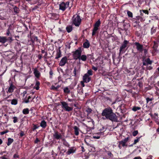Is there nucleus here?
<instances>
[{"instance_id": "obj_49", "label": "nucleus", "mask_w": 159, "mask_h": 159, "mask_svg": "<svg viewBox=\"0 0 159 159\" xmlns=\"http://www.w3.org/2000/svg\"><path fill=\"white\" fill-rule=\"evenodd\" d=\"M9 131L8 130L6 129V130L4 131H3L1 132H0V134L1 135H3L4 134H5L7 133Z\"/></svg>"}, {"instance_id": "obj_51", "label": "nucleus", "mask_w": 159, "mask_h": 159, "mask_svg": "<svg viewBox=\"0 0 159 159\" xmlns=\"http://www.w3.org/2000/svg\"><path fill=\"white\" fill-rule=\"evenodd\" d=\"M36 2L38 3L39 5H41L43 2V0H37Z\"/></svg>"}, {"instance_id": "obj_34", "label": "nucleus", "mask_w": 159, "mask_h": 159, "mask_svg": "<svg viewBox=\"0 0 159 159\" xmlns=\"http://www.w3.org/2000/svg\"><path fill=\"white\" fill-rule=\"evenodd\" d=\"M22 112L24 114H28L29 113V110L28 108H25L23 109Z\"/></svg>"}, {"instance_id": "obj_26", "label": "nucleus", "mask_w": 159, "mask_h": 159, "mask_svg": "<svg viewBox=\"0 0 159 159\" xmlns=\"http://www.w3.org/2000/svg\"><path fill=\"white\" fill-rule=\"evenodd\" d=\"M14 141V139H13L9 138L8 139L7 144L8 146H10Z\"/></svg>"}, {"instance_id": "obj_31", "label": "nucleus", "mask_w": 159, "mask_h": 159, "mask_svg": "<svg viewBox=\"0 0 159 159\" xmlns=\"http://www.w3.org/2000/svg\"><path fill=\"white\" fill-rule=\"evenodd\" d=\"M40 84V82L38 81H36V84L35 87H34L36 90H39V85Z\"/></svg>"}, {"instance_id": "obj_40", "label": "nucleus", "mask_w": 159, "mask_h": 159, "mask_svg": "<svg viewBox=\"0 0 159 159\" xmlns=\"http://www.w3.org/2000/svg\"><path fill=\"white\" fill-rule=\"evenodd\" d=\"M158 47V44L155 42H154V45L152 47L153 49H154L155 50H157Z\"/></svg>"}, {"instance_id": "obj_57", "label": "nucleus", "mask_w": 159, "mask_h": 159, "mask_svg": "<svg viewBox=\"0 0 159 159\" xmlns=\"http://www.w3.org/2000/svg\"><path fill=\"white\" fill-rule=\"evenodd\" d=\"M138 86H139L140 88L142 87V86H143L142 82L141 81H139L138 82Z\"/></svg>"}, {"instance_id": "obj_59", "label": "nucleus", "mask_w": 159, "mask_h": 159, "mask_svg": "<svg viewBox=\"0 0 159 159\" xmlns=\"http://www.w3.org/2000/svg\"><path fill=\"white\" fill-rule=\"evenodd\" d=\"M40 142V140L38 138H37L34 141V143H38L39 142Z\"/></svg>"}, {"instance_id": "obj_13", "label": "nucleus", "mask_w": 159, "mask_h": 159, "mask_svg": "<svg viewBox=\"0 0 159 159\" xmlns=\"http://www.w3.org/2000/svg\"><path fill=\"white\" fill-rule=\"evenodd\" d=\"M66 8H67V7H66L65 3L64 2H62L59 4V9L60 10L63 11L66 10Z\"/></svg>"}, {"instance_id": "obj_45", "label": "nucleus", "mask_w": 159, "mask_h": 159, "mask_svg": "<svg viewBox=\"0 0 159 159\" xmlns=\"http://www.w3.org/2000/svg\"><path fill=\"white\" fill-rule=\"evenodd\" d=\"M83 88H80V89H78L77 92L79 94L82 95V94H83Z\"/></svg>"}, {"instance_id": "obj_53", "label": "nucleus", "mask_w": 159, "mask_h": 159, "mask_svg": "<svg viewBox=\"0 0 159 159\" xmlns=\"http://www.w3.org/2000/svg\"><path fill=\"white\" fill-rule=\"evenodd\" d=\"M87 74H88L89 76L92 75H93L92 70H88Z\"/></svg>"}, {"instance_id": "obj_30", "label": "nucleus", "mask_w": 159, "mask_h": 159, "mask_svg": "<svg viewBox=\"0 0 159 159\" xmlns=\"http://www.w3.org/2000/svg\"><path fill=\"white\" fill-rule=\"evenodd\" d=\"M62 141L63 142V145L67 147H70V145L67 142L66 140L65 139H63L62 140Z\"/></svg>"}, {"instance_id": "obj_10", "label": "nucleus", "mask_w": 159, "mask_h": 159, "mask_svg": "<svg viewBox=\"0 0 159 159\" xmlns=\"http://www.w3.org/2000/svg\"><path fill=\"white\" fill-rule=\"evenodd\" d=\"M67 61V57L66 56L62 58L59 63V65L63 66L65 65Z\"/></svg>"}, {"instance_id": "obj_62", "label": "nucleus", "mask_w": 159, "mask_h": 159, "mask_svg": "<svg viewBox=\"0 0 159 159\" xmlns=\"http://www.w3.org/2000/svg\"><path fill=\"white\" fill-rule=\"evenodd\" d=\"M92 69L95 71H96L98 70V68L97 67H95L93 66H92Z\"/></svg>"}, {"instance_id": "obj_28", "label": "nucleus", "mask_w": 159, "mask_h": 159, "mask_svg": "<svg viewBox=\"0 0 159 159\" xmlns=\"http://www.w3.org/2000/svg\"><path fill=\"white\" fill-rule=\"evenodd\" d=\"M99 29V28H98L97 27H95L94 26L93 28V31L92 33V36H93L96 34L97 33V30Z\"/></svg>"}, {"instance_id": "obj_20", "label": "nucleus", "mask_w": 159, "mask_h": 159, "mask_svg": "<svg viewBox=\"0 0 159 159\" xmlns=\"http://www.w3.org/2000/svg\"><path fill=\"white\" fill-rule=\"evenodd\" d=\"M8 102L11 101V104L12 105H16L18 103V99H13L12 100H8Z\"/></svg>"}, {"instance_id": "obj_18", "label": "nucleus", "mask_w": 159, "mask_h": 159, "mask_svg": "<svg viewBox=\"0 0 159 159\" xmlns=\"http://www.w3.org/2000/svg\"><path fill=\"white\" fill-rule=\"evenodd\" d=\"M34 74L37 78H39L40 76V73L36 68L34 69Z\"/></svg>"}, {"instance_id": "obj_19", "label": "nucleus", "mask_w": 159, "mask_h": 159, "mask_svg": "<svg viewBox=\"0 0 159 159\" xmlns=\"http://www.w3.org/2000/svg\"><path fill=\"white\" fill-rule=\"evenodd\" d=\"M90 46V43L89 42V40H86V41H85L83 44V46L84 48H88Z\"/></svg>"}, {"instance_id": "obj_43", "label": "nucleus", "mask_w": 159, "mask_h": 159, "mask_svg": "<svg viewBox=\"0 0 159 159\" xmlns=\"http://www.w3.org/2000/svg\"><path fill=\"white\" fill-rule=\"evenodd\" d=\"M141 137H138V138H137V139H135L134 140V143H133V144L131 146H132L133 145H135L139 141V140H140V139Z\"/></svg>"}, {"instance_id": "obj_47", "label": "nucleus", "mask_w": 159, "mask_h": 159, "mask_svg": "<svg viewBox=\"0 0 159 159\" xmlns=\"http://www.w3.org/2000/svg\"><path fill=\"white\" fill-rule=\"evenodd\" d=\"M152 100V99L150 98H146V102L147 103L149 102L150 103H151Z\"/></svg>"}, {"instance_id": "obj_63", "label": "nucleus", "mask_w": 159, "mask_h": 159, "mask_svg": "<svg viewBox=\"0 0 159 159\" xmlns=\"http://www.w3.org/2000/svg\"><path fill=\"white\" fill-rule=\"evenodd\" d=\"M42 57V54H39L38 56V58L39 60H40Z\"/></svg>"}, {"instance_id": "obj_9", "label": "nucleus", "mask_w": 159, "mask_h": 159, "mask_svg": "<svg viewBox=\"0 0 159 159\" xmlns=\"http://www.w3.org/2000/svg\"><path fill=\"white\" fill-rule=\"evenodd\" d=\"M51 19L57 20L59 18V15L58 14L55 13H51L49 14Z\"/></svg>"}, {"instance_id": "obj_22", "label": "nucleus", "mask_w": 159, "mask_h": 159, "mask_svg": "<svg viewBox=\"0 0 159 159\" xmlns=\"http://www.w3.org/2000/svg\"><path fill=\"white\" fill-rule=\"evenodd\" d=\"M87 59V56L85 55H81V56L78 59L79 60H81L83 61H85Z\"/></svg>"}, {"instance_id": "obj_48", "label": "nucleus", "mask_w": 159, "mask_h": 159, "mask_svg": "<svg viewBox=\"0 0 159 159\" xmlns=\"http://www.w3.org/2000/svg\"><path fill=\"white\" fill-rule=\"evenodd\" d=\"M138 133V130H134L133 132L132 135L134 136H135Z\"/></svg>"}, {"instance_id": "obj_64", "label": "nucleus", "mask_w": 159, "mask_h": 159, "mask_svg": "<svg viewBox=\"0 0 159 159\" xmlns=\"http://www.w3.org/2000/svg\"><path fill=\"white\" fill-rule=\"evenodd\" d=\"M84 82H84V81H81L80 82L81 84L82 85V87H84L85 86V84H84Z\"/></svg>"}, {"instance_id": "obj_36", "label": "nucleus", "mask_w": 159, "mask_h": 159, "mask_svg": "<svg viewBox=\"0 0 159 159\" xmlns=\"http://www.w3.org/2000/svg\"><path fill=\"white\" fill-rule=\"evenodd\" d=\"M28 44L33 46L35 45V42H33L31 39H29L28 40Z\"/></svg>"}, {"instance_id": "obj_42", "label": "nucleus", "mask_w": 159, "mask_h": 159, "mask_svg": "<svg viewBox=\"0 0 159 159\" xmlns=\"http://www.w3.org/2000/svg\"><path fill=\"white\" fill-rule=\"evenodd\" d=\"M127 14L129 17L132 18L133 17V13L130 11H127Z\"/></svg>"}, {"instance_id": "obj_7", "label": "nucleus", "mask_w": 159, "mask_h": 159, "mask_svg": "<svg viewBox=\"0 0 159 159\" xmlns=\"http://www.w3.org/2000/svg\"><path fill=\"white\" fill-rule=\"evenodd\" d=\"M134 44L136 46V48L138 51L140 53H142L144 50L143 45L138 42H135Z\"/></svg>"}, {"instance_id": "obj_54", "label": "nucleus", "mask_w": 159, "mask_h": 159, "mask_svg": "<svg viewBox=\"0 0 159 159\" xmlns=\"http://www.w3.org/2000/svg\"><path fill=\"white\" fill-rule=\"evenodd\" d=\"M13 157L14 158H19V156L18 155V153L17 152H16L15 154H14Z\"/></svg>"}, {"instance_id": "obj_29", "label": "nucleus", "mask_w": 159, "mask_h": 159, "mask_svg": "<svg viewBox=\"0 0 159 159\" xmlns=\"http://www.w3.org/2000/svg\"><path fill=\"white\" fill-rule=\"evenodd\" d=\"M101 22L100 19H99L95 23L94 26L99 28V26L100 25Z\"/></svg>"}, {"instance_id": "obj_61", "label": "nucleus", "mask_w": 159, "mask_h": 159, "mask_svg": "<svg viewBox=\"0 0 159 159\" xmlns=\"http://www.w3.org/2000/svg\"><path fill=\"white\" fill-rule=\"evenodd\" d=\"M20 134L21 137H23L25 135L24 132V131H21L20 133Z\"/></svg>"}, {"instance_id": "obj_3", "label": "nucleus", "mask_w": 159, "mask_h": 159, "mask_svg": "<svg viewBox=\"0 0 159 159\" xmlns=\"http://www.w3.org/2000/svg\"><path fill=\"white\" fill-rule=\"evenodd\" d=\"M82 52V48L79 47L75 51L72 52V56L74 59L77 60L79 58Z\"/></svg>"}, {"instance_id": "obj_23", "label": "nucleus", "mask_w": 159, "mask_h": 159, "mask_svg": "<svg viewBox=\"0 0 159 159\" xmlns=\"http://www.w3.org/2000/svg\"><path fill=\"white\" fill-rule=\"evenodd\" d=\"M40 126L43 128H45L47 126L46 122L44 120H42L40 123Z\"/></svg>"}, {"instance_id": "obj_58", "label": "nucleus", "mask_w": 159, "mask_h": 159, "mask_svg": "<svg viewBox=\"0 0 159 159\" xmlns=\"http://www.w3.org/2000/svg\"><path fill=\"white\" fill-rule=\"evenodd\" d=\"M53 74V73L52 69H50L49 71L50 78H52V76Z\"/></svg>"}, {"instance_id": "obj_16", "label": "nucleus", "mask_w": 159, "mask_h": 159, "mask_svg": "<svg viewBox=\"0 0 159 159\" xmlns=\"http://www.w3.org/2000/svg\"><path fill=\"white\" fill-rule=\"evenodd\" d=\"M76 150V148L75 147H71L70 148L68 149L67 152V154L68 155H70L71 154L75 152Z\"/></svg>"}, {"instance_id": "obj_39", "label": "nucleus", "mask_w": 159, "mask_h": 159, "mask_svg": "<svg viewBox=\"0 0 159 159\" xmlns=\"http://www.w3.org/2000/svg\"><path fill=\"white\" fill-rule=\"evenodd\" d=\"M141 109V107H136L135 106L133 107L132 109V110L134 111H136L138 110H139Z\"/></svg>"}, {"instance_id": "obj_41", "label": "nucleus", "mask_w": 159, "mask_h": 159, "mask_svg": "<svg viewBox=\"0 0 159 159\" xmlns=\"http://www.w3.org/2000/svg\"><path fill=\"white\" fill-rule=\"evenodd\" d=\"M92 111V109L90 108H88L85 111L87 113V116L90 114Z\"/></svg>"}, {"instance_id": "obj_1", "label": "nucleus", "mask_w": 159, "mask_h": 159, "mask_svg": "<svg viewBox=\"0 0 159 159\" xmlns=\"http://www.w3.org/2000/svg\"><path fill=\"white\" fill-rule=\"evenodd\" d=\"M102 115L105 117L106 119L112 122H117L118 121L117 116L113 112V110L110 107L105 108L102 111Z\"/></svg>"}, {"instance_id": "obj_2", "label": "nucleus", "mask_w": 159, "mask_h": 159, "mask_svg": "<svg viewBox=\"0 0 159 159\" xmlns=\"http://www.w3.org/2000/svg\"><path fill=\"white\" fill-rule=\"evenodd\" d=\"M72 24L76 27H79L81 24L82 20L79 15H74L72 18Z\"/></svg>"}, {"instance_id": "obj_35", "label": "nucleus", "mask_w": 159, "mask_h": 159, "mask_svg": "<svg viewBox=\"0 0 159 159\" xmlns=\"http://www.w3.org/2000/svg\"><path fill=\"white\" fill-rule=\"evenodd\" d=\"M33 127L31 128V129L33 131H34L35 129H38L39 127V126H38L37 125L33 124Z\"/></svg>"}, {"instance_id": "obj_8", "label": "nucleus", "mask_w": 159, "mask_h": 159, "mask_svg": "<svg viewBox=\"0 0 159 159\" xmlns=\"http://www.w3.org/2000/svg\"><path fill=\"white\" fill-rule=\"evenodd\" d=\"M16 88V87L14 85L12 82H11L9 83V87L8 88L7 93H12L14 90Z\"/></svg>"}, {"instance_id": "obj_6", "label": "nucleus", "mask_w": 159, "mask_h": 159, "mask_svg": "<svg viewBox=\"0 0 159 159\" xmlns=\"http://www.w3.org/2000/svg\"><path fill=\"white\" fill-rule=\"evenodd\" d=\"M13 40L12 37L0 36V43H4L6 42L11 43Z\"/></svg>"}, {"instance_id": "obj_52", "label": "nucleus", "mask_w": 159, "mask_h": 159, "mask_svg": "<svg viewBox=\"0 0 159 159\" xmlns=\"http://www.w3.org/2000/svg\"><path fill=\"white\" fill-rule=\"evenodd\" d=\"M129 140V137H127L126 138H125L124 140H122L126 144V143L128 142V140Z\"/></svg>"}, {"instance_id": "obj_46", "label": "nucleus", "mask_w": 159, "mask_h": 159, "mask_svg": "<svg viewBox=\"0 0 159 159\" xmlns=\"http://www.w3.org/2000/svg\"><path fill=\"white\" fill-rule=\"evenodd\" d=\"M119 143L120 144L122 147L127 146V144L125 143L123 141H121L119 142Z\"/></svg>"}, {"instance_id": "obj_56", "label": "nucleus", "mask_w": 159, "mask_h": 159, "mask_svg": "<svg viewBox=\"0 0 159 159\" xmlns=\"http://www.w3.org/2000/svg\"><path fill=\"white\" fill-rule=\"evenodd\" d=\"M13 119V121L14 123H16L17 121V119L16 117L14 116Z\"/></svg>"}, {"instance_id": "obj_32", "label": "nucleus", "mask_w": 159, "mask_h": 159, "mask_svg": "<svg viewBox=\"0 0 159 159\" xmlns=\"http://www.w3.org/2000/svg\"><path fill=\"white\" fill-rule=\"evenodd\" d=\"M64 92L65 93L69 94L70 92V90L68 87H66L63 89Z\"/></svg>"}, {"instance_id": "obj_38", "label": "nucleus", "mask_w": 159, "mask_h": 159, "mask_svg": "<svg viewBox=\"0 0 159 159\" xmlns=\"http://www.w3.org/2000/svg\"><path fill=\"white\" fill-rule=\"evenodd\" d=\"M31 98V97L30 96H29L28 98L27 99L26 98V97H25L24 99V102L25 103H29L30 101L29 100ZM32 100H31L30 101H32Z\"/></svg>"}, {"instance_id": "obj_14", "label": "nucleus", "mask_w": 159, "mask_h": 159, "mask_svg": "<svg viewBox=\"0 0 159 159\" xmlns=\"http://www.w3.org/2000/svg\"><path fill=\"white\" fill-rule=\"evenodd\" d=\"M152 63V61L149 58H148L145 60H143V66H148L151 65Z\"/></svg>"}, {"instance_id": "obj_37", "label": "nucleus", "mask_w": 159, "mask_h": 159, "mask_svg": "<svg viewBox=\"0 0 159 159\" xmlns=\"http://www.w3.org/2000/svg\"><path fill=\"white\" fill-rule=\"evenodd\" d=\"M79 72L78 70H77L76 69V68L75 67L74 68V70L73 71V73L74 75H73L75 76L76 74L79 73Z\"/></svg>"}, {"instance_id": "obj_21", "label": "nucleus", "mask_w": 159, "mask_h": 159, "mask_svg": "<svg viewBox=\"0 0 159 159\" xmlns=\"http://www.w3.org/2000/svg\"><path fill=\"white\" fill-rule=\"evenodd\" d=\"M66 30L68 33L71 32L73 30L72 26L70 25H67L66 27Z\"/></svg>"}, {"instance_id": "obj_24", "label": "nucleus", "mask_w": 159, "mask_h": 159, "mask_svg": "<svg viewBox=\"0 0 159 159\" xmlns=\"http://www.w3.org/2000/svg\"><path fill=\"white\" fill-rule=\"evenodd\" d=\"M61 87L60 85H58L56 87H55L54 85H52L50 88V89L55 91H58V89Z\"/></svg>"}, {"instance_id": "obj_25", "label": "nucleus", "mask_w": 159, "mask_h": 159, "mask_svg": "<svg viewBox=\"0 0 159 159\" xmlns=\"http://www.w3.org/2000/svg\"><path fill=\"white\" fill-rule=\"evenodd\" d=\"M74 133L75 134L76 136L79 135V128L77 126H75L74 127Z\"/></svg>"}, {"instance_id": "obj_60", "label": "nucleus", "mask_w": 159, "mask_h": 159, "mask_svg": "<svg viewBox=\"0 0 159 159\" xmlns=\"http://www.w3.org/2000/svg\"><path fill=\"white\" fill-rule=\"evenodd\" d=\"M142 11L144 13H145L146 14H147V15H148L149 14V12L148 10H143Z\"/></svg>"}, {"instance_id": "obj_44", "label": "nucleus", "mask_w": 159, "mask_h": 159, "mask_svg": "<svg viewBox=\"0 0 159 159\" xmlns=\"http://www.w3.org/2000/svg\"><path fill=\"white\" fill-rule=\"evenodd\" d=\"M10 30L7 29L6 31V33L5 34L7 36H9V37H12L11 34L10 32Z\"/></svg>"}, {"instance_id": "obj_27", "label": "nucleus", "mask_w": 159, "mask_h": 159, "mask_svg": "<svg viewBox=\"0 0 159 159\" xmlns=\"http://www.w3.org/2000/svg\"><path fill=\"white\" fill-rule=\"evenodd\" d=\"M13 10L14 12L15 13V14H18L20 12V9L19 8L17 7L16 6H15L13 7Z\"/></svg>"}, {"instance_id": "obj_15", "label": "nucleus", "mask_w": 159, "mask_h": 159, "mask_svg": "<svg viewBox=\"0 0 159 159\" xmlns=\"http://www.w3.org/2000/svg\"><path fill=\"white\" fill-rule=\"evenodd\" d=\"M61 48V47H59L57 51L56 55L55 58L56 59H58L62 56L61 52L60 49Z\"/></svg>"}, {"instance_id": "obj_11", "label": "nucleus", "mask_w": 159, "mask_h": 159, "mask_svg": "<svg viewBox=\"0 0 159 159\" xmlns=\"http://www.w3.org/2000/svg\"><path fill=\"white\" fill-rule=\"evenodd\" d=\"M91 79V78L89 77V75L87 74H85L83 77V81L86 83L89 82Z\"/></svg>"}, {"instance_id": "obj_33", "label": "nucleus", "mask_w": 159, "mask_h": 159, "mask_svg": "<svg viewBox=\"0 0 159 159\" xmlns=\"http://www.w3.org/2000/svg\"><path fill=\"white\" fill-rule=\"evenodd\" d=\"M157 28L153 26L151 28V33L152 35L155 33L156 31Z\"/></svg>"}, {"instance_id": "obj_50", "label": "nucleus", "mask_w": 159, "mask_h": 159, "mask_svg": "<svg viewBox=\"0 0 159 159\" xmlns=\"http://www.w3.org/2000/svg\"><path fill=\"white\" fill-rule=\"evenodd\" d=\"M105 130L106 129H105V128L104 127H102V129H100L101 134H103V133L105 131Z\"/></svg>"}, {"instance_id": "obj_55", "label": "nucleus", "mask_w": 159, "mask_h": 159, "mask_svg": "<svg viewBox=\"0 0 159 159\" xmlns=\"http://www.w3.org/2000/svg\"><path fill=\"white\" fill-rule=\"evenodd\" d=\"M13 24H11L9 25H8V30H12V26H13Z\"/></svg>"}, {"instance_id": "obj_12", "label": "nucleus", "mask_w": 159, "mask_h": 159, "mask_svg": "<svg viewBox=\"0 0 159 159\" xmlns=\"http://www.w3.org/2000/svg\"><path fill=\"white\" fill-rule=\"evenodd\" d=\"M32 33H31V32H30V39H31L33 41V42H35V41H36L37 42H40V40L39 39H38V38L37 36H35L34 35H32Z\"/></svg>"}, {"instance_id": "obj_17", "label": "nucleus", "mask_w": 159, "mask_h": 159, "mask_svg": "<svg viewBox=\"0 0 159 159\" xmlns=\"http://www.w3.org/2000/svg\"><path fill=\"white\" fill-rule=\"evenodd\" d=\"M61 135L58 132L56 131L53 135V137L57 139H60L61 138Z\"/></svg>"}, {"instance_id": "obj_5", "label": "nucleus", "mask_w": 159, "mask_h": 159, "mask_svg": "<svg viewBox=\"0 0 159 159\" xmlns=\"http://www.w3.org/2000/svg\"><path fill=\"white\" fill-rule=\"evenodd\" d=\"M61 107L63 110L66 111L70 112L72 111L73 108L68 106V103L65 101L61 102Z\"/></svg>"}, {"instance_id": "obj_4", "label": "nucleus", "mask_w": 159, "mask_h": 159, "mask_svg": "<svg viewBox=\"0 0 159 159\" xmlns=\"http://www.w3.org/2000/svg\"><path fill=\"white\" fill-rule=\"evenodd\" d=\"M129 43V41L126 40H125L122 43L121 46L120 47V54H122L124 53L125 51V49L127 47L128 48L129 46H128V44Z\"/></svg>"}]
</instances>
